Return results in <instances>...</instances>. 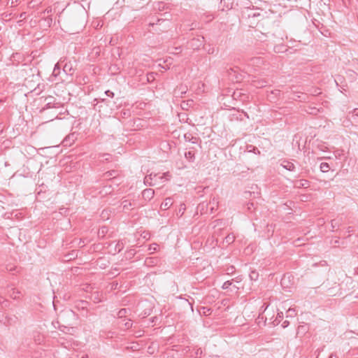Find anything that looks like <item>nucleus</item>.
I'll list each match as a JSON object with an SVG mask.
<instances>
[{
	"mask_svg": "<svg viewBox=\"0 0 358 358\" xmlns=\"http://www.w3.org/2000/svg\"><path fill=\"white\" fill-rule=\"evenodd\" d=\"M201 309L203 310V313L205 315H209L212 313V310L210 308L208 307H202Z\"/></svg>",
	"mask_w": 358,
	"mask_h": 358,
	"instance_id": "33",
	"label": "nucleus"
},
{
	"mask_svg": "<svg viewBox=\"0 0 358 358\" xmlns=\"http://www.w3.org/2000/svg\"><path fill=\"white\" fill-rule=\"evenodd\" d=\"M238 68L236 66L234 68H229L227 71L228 76L233 82L238 83L241 82L243 78V75L238 72Z\"/></svg>",
	"mask_w": 358,
	"mask_h": 358,
	"instance_id": "2",
	"label": "nucleus"
},
{
	"mask_svg": "<svg viewBox=\"0 0 358 358\" xmlns=\"http://www.w3.org/2000/svg\"><path fill=\"white\" fill-rule=\"evenodd\" d=\"M185 157L189 162H194L195 159V154L192 151L185 152Z\"/></svg>",
	"mask_w": 358,
	"mask_h": 358,
	"instance_id": "12",
	"label": "nucleus"
},
{
	"mask_svg": "<svg viewBox=\"0 0 358 358\" xmlns=\"http://www.w3.org/2000/svg\"><path fill=\"white\" fill-rule=\"evenodd\" d=\"M232 282H233V280H227L226 282H224L223 283L222 288L223 289H228L231 285H232Z\"/></svg>",
	"mask_w": 358,
	"mask_h": 358,
	"instance_id": "31",
	"label": "nucleus"
},
{
	"mask_svg": "<svg viewBox=\"0 0 358 358\" xmlns=\"http://www.w3.org/2000/svg\"><path fill=\"white\" fill-rule=\"evenodd\" d=\"M44 0H31V2L32 3H34L36 5H38V4H41L42 3V2Z\"/></svg>",
	"mask_w": 358,
	"mask_h": 358,
	"instance_id": "43",
	"label": "nucleus"
},
{
	"mask_svg": "<svg viewBox=\"0 0 358 358\" xmlns=\"http://www.w3.org/2000/svg\"><path fill=\"white\" fill-rule=\"evenodd\" d=\"M357 273H358V268H357Z\"/></svg>",
	"mask_w": 358,
	"mask_h": 358,
	"instance_id": "61",
	"label": "nucleus"
},
{
	"mask_svg": "<svg viewBox=\"0 0 358 358\" xmlns=\"http://www.w3.org/2000/svg\"><path fill=\"white\" fill-rule=\"evenodd\" d=\"M320 171L323 173L328 172L330 169L329 164L327 162H322L320 166Z\"/></svg>",
	"mask_w": 358,
	"mask_h": 358,
	"instance_id": "16",
	"label": "nucleus"
},
{
	"mask_svg": "<svg viewBox=\"0 0 358 358\" xmlns=\"http://www.w3.org/2000/svg\"><path fill=\"white\" fill-rule=\"evenodd\" d=\"M129 310L127 308H121L117 313V316L119 319H123L126 317L127 313Z\"/></svg>",
	"mask_w": 358,
	"mask_h": 358,
	"instance_id": "13",
	"label": "nucleus"
},
{
	"mask_svg": "<svg viewBox=\"0 0 358 358\" xmlns=\"http://www.w3.org/2000/svg\"><path fill=\"white\" fill-rule=\"evenodd\" d=\"M250 278L252 280H255L256 281L258 278H259V273L257 271H252L250 273Z\"/></svg>",
	"mask_w": 358,
	"mask_h": 358,
	"instance_id": "22",
	"label": "nucleus"
},
{
	"mask_svg": "<svg viewBox=\"0 0 358 358\" xmlns=\"http://www.w3.org/2000/svg\"><path fill=\"white\" fill-rule=\"evenodd\" d=\"M6 269L7 271H8L10 273H13V272L18 273V272H20V268H18L17 266H15L7 265L6 267Z\"/></svg>",
	"mask_w": 358,
	"mask_h": 358,
	"instance_id": "17",
	"label": "nucleus"
},
{
	"mask_svg": "<svg viewBox=\"0 0 358 358\" xmlns=\"http://www.w3.org/2000/svg\"><path fill=\"white\" fill-rule=\"evenodd\" d=\"M185 208H186L185 205L184 203L180 204L177 215H179L180 217H181L183 215L184 211L185 210Z\"/></svg>",
	"mask_w": 358,
	"mask_h": 358,
	"instance_id": "29",
	"label": "nucleus"
},
{
	"mask_svg": "<svg viewBox=\"0 0 358 358\" xmlns=\"http://www.w3.org/2000/svg\"><path fill=\"white\" fill-rule=\"evenodd\" d=\"M123 325L126 329H129L132 327V323L131 322V320H128V321L125 322Z\"/></svg>",
	"mask_w": 358,
	"mask_h": 358,
	"instance_id": "35",
	"label": "nucleus"
},
{
	"mask_svg": "<svg viewBox=\"0 0 358 358\" xmlns=\"http://www.w3.org/2000/svg\"><path fill=\"white\" fill-rule=\"evenodd\" d=\"M136 255V250L134 249H129L126 252L127 258L131 259Z\"/></svg>",
	"mask_w": 358,
	"mask_h": 358,
	"instance_id": "21",
	"label": "nucleus"
},
{
	"mask_svg": "<svg viewBox=\"0 0 358 358\" xmlns=\"http://www.w3.org/2000/svg\"><path fill=\"white\" fill-rule=\"evenodd\" d=\"M75 140V135L74 134H69L63 140L62 143L64 146H71L72 143Z\"/></svg>",
	"mask_w": 358,
	"mask_h": 358,
	"instance_id": "6",
	"label": "nucleus"
},
{
	"mask_svg": "<svg viewBox=\"0 0 358 358\" xmlns=\"http://www.w3.org/2000/svg\"><path fill=\"white\" fill-rule=\"evenodd\" d=\"M18 317L15 315L2 314L0 315V322L6 327L13 326L17 323Z\"/></svg>",
	"mask_w": 358,
	"mask_h": 358,
	"instance_id": "1",
	"label": "nucleus"
},
{
	"mask_svg": "<svg viewBox=\"0 0 358 358\" xmlns=\"http://www.w3.org/2000/svg\"><path fill=\"white\" fill-rule=\"evenodd\" d=\"M105 94H106V96H109V97H110V98H113V97H114V96H115L114 92H113L112 91H110V90H106V91L105 92Z\"/></svg>",
	"mask_w": 358,
	"mask_h": 358,
	"instance_id": "37",
	"label": "nucleus"
},
{
	"mask_svg": "<svg viewBox=\"0 0 358 358\" xmlns=\"http://www.w3.org/2000/svg\"><path fill=\"white\" fill-rule=\"evenodd\" d=\"M106 99H101V102H106Z\"/></svg>",
	"mask_w": 358,
	"mask_h": 358,
	"instance_id": "53",
	"label": "nucleus"
},
{
	"mask_svg": "<svg viewBox=\"0 0 358 358\" xmlns=\"http://www.w3.org/2000/svg\"><path fill=\"white\" fill-rule=\"evenodd\" d=\"M172 199L171 198H166L161 204L160 208L162 210L169 209L172 205Z\"/></svg>",
	"mask_w": 358,
	"mask_h": 358,
	"instance_id": "7",
	"label": "nucleus"
},
{
	"mask_svg": "<svg viewBox=\"0 0 358 358\" xmlns=\"http://www.w3.org/2000/svg\"><path fill=\"white\" fill-rule=\"evenodd\" d=\"M282 319H283V313L282 311L278 312L275 319L271 323L273 324L274 326H277L280 324V322L282 321Z\"/></svg>",
	"mask_w": 358,
	"mask_h": 358,
	"instance_id": "10",
	"label": "nucleus"
},
{
	"mask_svg": "<svg viewBox=\"0 0 358 358\" xmlns=\"http://www.w3.org/2000/svg\"><path fill=\"white\" fill-rule=\"evenodd\" d=\"M150 78L154 79L153 73H151L148 74V81H150Z\"/></svg>",
	"mask_w": 358,
	"mask_h": 358,
	"instance_id": "45",
	"label": "nucleus"
},
{
	"mask_svg": "<svg viewBox=\"0 0 358 358\" xmlns=\"http://www.w3.org/2000/svg\"><path fill=\"white\" fill-rule=\"evenodd\" d=\"M282 166L288 170V171H294L295 169V166L294 164L291 162H289V161H284L282 163Z\"/></svg>",
	"mask_w": 358,
	"mask_h": 358,
	"instance_id": "8",
	"label": "nucleus"
},
{
	"mask_svg": "<svg viewBox=\"0 0 358 358\" xmlns=\"http://www.w3.org/2000/svg\"><path fill=\"white\" fill-rule=\"evenodd\" d=\"M235 271V268L233 266H230L227 268V272L228 274L233 273Z\"/></svg>",
	"mask_w": 358,
	"mask_h": 358,
	"instance_id": "38",
	"label": "nucleus"
},
{
	"mask_svg": "<svg viewBox=\"0 0 358 358\" xmlns=\"http://www.w3.org/2000/svg\"><path fill=\"white\" fill-rule=\"evenodd\" d=\"M47 20L48 21V23L50 24L52 22V19L50 17H47Z\"/></svg>",
	"mask_w": 358,
	"mask_h": 358,
	"instance_id": "48",
	"label": "nucleus"
},
{
	"mask_svg": "<svg viewBox=\"0 0 358 358\" xmlns=\"http://www.w3.org/2000/svg\"><path fill=\"white\" fill-rule=\"evenodd\" d=\"M224 1H225V0H221V3L224 2Z\"/></svg>",
	"mask_w": 358,
	"mask_h": 358,
	"instance_id": "60",
	"label": "nucleus"
},
{
	"mask_svg": "<svg viewBox=\"0 0 358 358\" xmlns=\"http://www.w3.org/2000/svg\"><path fill=\"white\" fill-rule=\"evenodd\" d=\"M267 228H268V233H269L270 231H271L272 226L267 225Z\"/></svg>",
	"mask_w": 358,
	"mask_h": 358,
	"instance_id": "50",
	"label": "nucleus"
},
{
	"mask_svg": "<svg viewBox=\"0 0 358 358\" xmlns=\"http://www.w3.org/2000/svg\"><path fill=\"white\" fill-rule=\"evenodd\" d=\"M52 12V8L51 6H49L45 10H44L42 12V13H43V14H45V13L49 14V13H51Z\"/></svg>",
	"mask_w": 358,
	"mask_h": 358,
	"instance_id": "39",
	"label": "nucleus"
},
{
	"mask_svg": "<svg viewBox=\"0 0 358 358\" xmlns=\"http://www.w3.org/2000/svg\"><path fill=\"white\" fill-rule=\"evenodd\" d=\"M124 248V243H123V241L121 240V241H119L116 245H115V253H119Z\"/></svg>",
	"mask_w": 358,
	"mask_h": 358,
	"instance_id": "14",
	"label": "nucleus"
},
{
	"mask_svg": "<svg viewBox=\"0 0 358 358\" xmlns=\"http://www.w3.org/2000/svg\"><path fill=\"white\" fill-rule=\"evenodd\" d=\"M252 207H253V203H248V209L249 210H251Z\"/></svg>",
	"mask_w": 358,
	"mask_h": 358,
	"instance_id": "46",
	"label": "nucleus"
},
{
	"mask_svg": "<svg viewBox=\"0 0 358 358\" xmlns=\"http://www.w3.org/2000/svg\"><path fill=\"white\" fill-rule=\"evenodd\" d=\"M351 231V227H348V232H350Z\"/></svg>",
	"mask_w": 358,
	"mask_h": 358,
	"instance_id": "56",
	"label": "nucleus"
},
{
	"mask_svg": "<svg viewBox=\"0 0 358 358\" xmlns=\"http://www.w3.org/2000/svg\"><path fill=\"white\" fill-rule=\"evenodd\" d=\"M114 173H115V171H107L104 173V176L105 178H108V177H110V176H114Z\"/></svg>",
	"mask_w": 358,
	"mask_h": 358,
	"instance_id": "36",
	"label": "nucleus"
},
{
	"mask_svg": "<svg viewBox=\"0 0 358 358\" xmlns=\"http://www.w3.org/2000/svg\"><path fill=\"white\" fill-rule=\"evenodd\" d=\"M329 358H338L337 355L336 354L331 353Z\"/></svg>",
	"mask_w": 358,
	"mask_h": 358,
	"instance_id": "47",
	"label": "nucleus"
},
{
	"mask_svg": "<svg viewBox=\"0 0 358 358\" xmlns=\"http://www.w3.org/2000/svg\"><path fill=\"white\" fill-rule=\"evenodd\" d=\"M306 331H307V328L306 326H303V325L299 326V327L297 329L296 334L297 335L304 334Z\"/></svg>",
	"mask_w": 358,
	"mask_h": 358,
	"instance_id": "26",
	"label": "nucleus"
},
{
	"mask_svg": "<svg viewBox=\"0 0 358 358\" xmlns=\"http://www.w3.org/2000/svg\"><path fill=\"white\" fill-rule=\"evenodd\" d=\"M204 49L206 50L208 54L213 55L215 52L216 50L214 47L211 46L210 45H207L204 48Z\"/></svg>",
	"mask_w": 358,
	"mask_h": 358,
	"instance_id": "24",
	"label": "nucleus"
},
{
	"mask_svg": "<svg viewBox=\"0 0 358 358\" xmlns=\"http://www.w3.org/2000/svg\"><path fill=\"white\" fill-rule=\"evenodd\" d=\"M340 225L339 220H332L331 222V230L334 231L335 228L338 227Z\"/></svg>",
	"mask_w": 358,
	"mask_h": 358,
	"instance_id": "25",
	"label": "nucleus"
},
{
	"mask_svg": "<svg viewBox=\"0 0 358 358\" xmlns=\"http://www.w3.org/2000/svg\"><path fill=\"white\" fill-rule=\"evenodd\" d=\"M158 248H159V245L157 243H152L149 245L148 250L157 251Z\"/></svg>",
	"mask_w": 358,
	"mask_h": 358,
	"instance_id": "34",
	"label": "nucleus"
},
{
	"mask_svg": "<svg viewBox=\"0 0 358 358\" xmlns=\"http://www.w3.org/2000/svg\"><path fill=\"white\" fill-rule=\"evenodd\" d=\"M162 176L152 173L145 177L144 184L148 186H154L155 185V182H154L153 180L156 181L157 178L162 179Z\"/></svg>",
	"mask_w": 358,
	"mask_h": 358,
	"instance_id": "3",
	"label": "nucleus"
},
{
	"mask_svg": "<svg viewBox=\"0 0 358 358\" xmlns=\"http://www.w3.org/2000/svg\"><path fill=\"white\" fill-rule=\"evenodd\" d=\"M22 59V56L20 53L16 52L13 53L11 56V60L14 63V62H17V64L20 62V61Z\"/></svg>",
	"mask_w": 358,
	"mask_h": 358,
	"instance_id": "11",
	"label": "nucleus"
},
{
	"mask_svg": "<svg viewBox=\"0 0 358 358\" xmlns=\"http://www.w3.org/2000/svg\"><path fill=\"white\" fill-rule=\"evenodd\" d=\"M289 322L287 320H285L282 324V328H286L289 326Z\"/></svg>",
	"mask_w": 358,
	"mask_h": 358,
	"instance_id": "42",
	"label": "nucleus"
},
{
	"mask_svg": "<svg viewBox=\"0 0 358 358\" xmlns=\"http://www.w3.org/2000/svg\"><path fill=\"white\" fill-rule=\"evenodd\" d=\"M296 311H295V309L294 308H289L287 311V317H294V315H296Z\"/></svg>",
	"mask_w": 358,
	"mask_h": 358,
	"instance_id": "30",
	"label": "nucleus"
},
{
	"mask_svg": "<svg viewBox=\"0 0 358 358\" xmlns=\"http://www.w3.org/2000/svg\"><path fill=\"white\" fill-rule=\"evenodd\" d=\"M94 301H96V302H99L100 301V300L96 296L94 298Z\"/></svg>",
	"mask_w": 358,
	"mask_h": 358,
	"instance_id": "51",
	"label": "nucleus"
},
{
	"mask_svg": "<svg viewBox=\"0 0 358 358\" xmlns=\"http://www.w3.org/2000/svg\"><path fill=\"white\" fill-rule=\"evenodd\" d=\"M319 111L318 109L316 108H311L310 111L309 112L310 114H317V113Z\"/></svg>",
	"mask_w": 358,
	"mask_h": 358,
	"instance_id": "41",
	"label": "nucleus"
},
{
	"mask_svg": "<svg viewBox=\"0 0 358 358\" xmlns=\"http://www.w3.org/2000/svg\"><path fill=\"white\" fill-rule=\"evenodd\" d=\"M248 64L252 66H259L264 64V59L261 57H254L248 59Z\"/></svg>",
	"mask_w": 358,
	"mask_h": 358,
	"instance_id": "5",
	"label": "nucleus"
},
{
	"mask_svg": "<svg viewBox=\"0 0 358 358\" xmlns=\"http://www.w3.org/2000/svg\"><path fill=\"white\" fill-rule=\"evenodd\" d=\"M164 21H165V20H163V19H159V18H158V19H157V20L156 24H158V23H159L160 22H164Z\"/></svg>",
	"mask_w": 358,
	"mask_h": 358,
	"instance_id": "49",
	"label": "nucleus"
},
{
	"mask_svg": "<svg viewBox=\"0 0 358 358\" xmlns=\"http://www.w3.org/2000/svg\"><path fill=\"white\" fill-rule=\"evenodd\" d=\"M122 205L123 209L124 210H130L133 206V203L129 201L128 200H124L122 202Z\"/></svg>",
	"mask_w": 358,
	"mask_h": 358,
	"instance_id": "18",
	"label": "nucleus"
},
{
	"mask_svg": "<svg viewBox=\"0 0 358 358\" xmlns=\"http://www.w3.org/2000/svg\"><path fill=\"white\" fill-rule=\"evenodd\" d=\"M257 15H259V14H257V13H253V14H252V16H253V17H255V16H257Z\"/></svg>",
	"mask_w": 358,
	"mask_h": 358,
	"instance_id": "52",
	"label": "nucleus"
},
{
	"mask_svg": "<svg viewBox=\"0 0 358 358\" xmlns=\"http://www.w3.org/2000/svg\"><path fill=\"white\" fill-rule=\"evenodd\" d=\"M285 278H283L282 279V283H283V282L285 281Z\"/></svg>",
	"mask_w": 358,
	"mask_h": 358,
	"instance_id": "57",
	"label": "nucleus"
},
{
	"mask_svg": "<svg viewBox=\"0 0 358 358\" xmlns=\"http://www.w3.org/2000/svg\"><path fill=\"white\" fill-rule=\"evenodd\" d=\"M51 108L50 106V103H48L45 106L44 108H43L41 110V112H43L45 110L48 109V108Z\"/></svg>",
	"mask_w": 358,
	"mask_h": 358,
	"instance_id": "44",
	"label": "nucleus"
},
{
	"mask_svg": "<svg viewBox=\"0 0 358 358\" xmlns=\"http://www.w3.org/2000/svg\"><path fill=\"white\" fill-rule=\"evenodd\" d=\"M155 195V191L152 189L148 188L142 192V196L145 201H150Z\"/></svg>",
	"mask_w": 358,
	"mask_h": 358,
	"instance_id": "4",
	"label": "nucleus"
},
{
	"mask_svg": "<svg viewBox=\"0 0 358 358\" xmlns=\"http://www.w3.org/2000/svg\"><path fill=\"white\" fill-rule=\"evenodd\" d=\"M247 150L248 152H252L255 154H257V155H259L260 154V151L259 150L256 148L255 146H253L252 145H248L247 146Z\"/></svg>",
	"mask_w": 358,
	"mask_h": 358,
	"instance_id": "19",
	"label": "nucleus"
},
{
	"mask_svg": "<svg viewBox=\"0 0 358 358\" xmlns=\"http://www.w3.org/2000/svg\"><path fill=\"white\" fill-rule=\"evenodd\" d=\"M245 116H247V118H249V116L248 115L247 113H245Z\"/></svg>",
	"mask_w": 358,
	"mask_h": 358,
	"instance_id": "59",
	"label": "nucleus"
},
{
	"mask_svg": "<svg viewBox=\"0 0 358 358\" xmlns=\"http://www.w3.org/2000/svg\"><path fill=\"white\" fill-rule=\"evenodd\" d=\"M63 71L65 73L69 74V75H72L74 71L72 64L71 63L65 64V65L63 67Z\"/></svg>",
	"mask_w": 358,
	"mask_h": 358,
	"instance_id": "9",
	"label": "nucleus"
},
{
	"mask_svg": "<svg viewBox=\"0 0 358 358\" xmlns=\"http://www.w3.org/2000/svg\"><path fill=\"white\" fill-rule=\"evenodd\" d=\"M60 66H59L58 64H57L55 66V68L53 69V75L57 76L59 73H60Z\"/></svg>",
	"mask_w": 358,
	"mask_h": 358,
	"instance_id": "32",
	"label": "nucleus"
},
{
	"mask_svg": "<svg viewBox=\"0 0 358 358\" xmlns=\"http://www.w3.org/2000/svg\"><path fill=\"white\" fill-rule=\"evenodd\" d=\"M309 182L307 180H300L297 181V186L298 187H306L308 186Z\"/></svg>",
	"mask_w": 358,
	"mask_h": 358,
	"instance_id": "23",
	"label": "nucleus"
},
{
	"mask_svg": "<svg viewBox=\"0 0 358 358\" xmlns=\"http://www.w3.org/2000/svg\"><path fill=\"white\" fill-rule=\"evenodd\" d=\"M266 81L265 80H253L252 85L257 87H263L266 85Z\"/></svg>",
	"mask_w": 358,
	"mask_h": 358,
	"instance_id": "15",
	"label": "nucleus"
},
{
	"mask_svg": "<svg viewBox=\"0 0 358 358\" xmlns=\"http://www.w3.org/2000/svg\"><path fill=\"white\" fill-rule=\"evenodd\" d=\"M189 305L191 306V309L193 311V306H192V304L191 303H189Z\"/></svg>",
	"mask_w": 358,
	"mask_h": 358,
	"instance_id": "54",
	"label": "nucleus"
},
{
	"mask_svg": "<svg viewBox=\"0 0 358 358\" xmlns=\"http://www.w3.org/2000/svg\"><path fill=\"white\" fill-rule=\"evenodd\" d=\"M235 240V236L233 234H229L225 237V241L228 244L232 243Z\"/></svg>",
	"mask_w": 358,
	"mask_h": 358,
	"instance_id": "27",
	"label": "nucleus"
},
{
	"mask_svg": "<svg viewBox=\"0 0 358 358\" xmlns=\"http://www.w3.org/2000/svg\"><path fill=\"white\" fill-rule=\"evenodd\" d=\"M20 294V291H16L15 289H12V293L10 294V296L14 299H18V295Z\"/></svg>",
	"mask_w": 358,
	"mask_h": 358,
	"instance_id": "28",
	"label": "nucleus"
},
{
	"mask_svg": "<svg viewBox=\"0 0 358 358\" xmlns=\"http://www.w3.org/2000/svg\"><path fill=\"white\" fill-rule=\"evenodd\" d=\"M176 51H178V50H180V48H176Z\"/></svg>",
	"mask_w": 358,
	"mask_h": 358,
	"instance_id": "58",
	"label": "nucleus"
},
{
	"mask_svg": "<svg viewBox=\"0 0 358 358\" xmlns=\"http://www.w3.org/2000/svg\"><path fill=\"white\" fill-rule=\"evenodd\" d=\"M155 24V22H150V25H152V26L154 25Z\"/></svg>",
	"mask_w": 358,
	"mask_h": 358,
	"instance_id": "55",
	"label": "nucleus"
},
{
	"mask_svg": "<svg viewBox=\"0 0 358 358\" xmlns=\"http://www.w3.org/2000/svg\"><path fill=\"white\" fill-rule=\"evenodd\" d=\"M350 113H352L353 117H358V108L353 109Z\"/></svg>",
	"mask_w": 358,
	"mask_h": 358,
	"instance_id": "40",
	"label": "nucleus"
},
{
	"mask_svg": "<svg viewBox=\"0 0 358 358\" xmlns=\"http://www.w3.org/2000/svg\"><path fill=\"white\" fill-rule=\"evenodd\" d=\"M0 303L3 308L8 307L10 305V301L3 297H0Z\"/></svg>",
	"mask_w": 358,
	"mask_h": 358,
	"instance_id": "20",
	"label": "nucleus"
}]
</instances>
